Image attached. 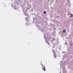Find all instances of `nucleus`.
<instances>
[{"label":"nucleus","instance_id":"5","mask_svg":"<svg viewBox=\"0 0 73 73\" xmlns=\"http://www.w3.org/2000/svg\"><path fill=\"white\" fill-rule=\"evenodd\" d=\"M65 32H66V31L65 30H64L63 31V33Z\"/></svg>","mask_w":73,"mask_h":73},{"label":"nucleus","instance_id":"9","mask_svg":"<svg viewBox=\"0 0 73 73\" xmlns=\"http://www.w3.org/2000/svg\"><path fill=\"white\" fill-rule=\"evenodd\" d=\"M63 52V53H64V52Z\"/></svg>","mask_w":73,"mask_h":73},{"label":"nucleus","instance_id":"7","mask_svg":"<svg viewBox=\"0 0 73 73\" xmlns=\"http://www.w3.org/2000/svg\"><path fill=\"white\" fill-rule=\"evenodd\" d=\"M41 65L42 66V67H43V66H44V65L42 64V63L41 64Z\"/></svg>","mask_w":73,"mask_h":73},{"label":"nucleus","instance_id":"6","mask_svg":"<svg viewBox=\"0 0 73 73\" xmlns=\"http://www.w3.org/2000/svg\"><path fill=\"white\" fill-rule=\"evenodd\" d=\"M44 13H46V12L45 11H44Z\"/></svg>","mask_w":73,"mask_h":73},{"label":"nucleus","instance_id":"11","mask_svg":"<svg viewBox=\"0 0 73 73\" xmlns=\"http://www.w3.org/2000/svg\"><path fill=\"white\" fill-rule=\"evenodd\" d=\"M26 24H27V23H26Z\"/></svg>","mask_w":73,"mask_h":73},{"label":"nucleus","instance_id":"4","mask_svg":"<svg viewBox=\"0 0 73 73\" xmlns=\"http://www.w3.org/2000/svg\"><path fill=\"white\" fill-rule=\"evenodd\" d=\"M25 19L26 21H27V22H28V19L27 18H25Z\"/></svg>","mask_w":73,"mask_h":73},{"label":"nucleus","instance_id":"8","mask_svg":"<svg viewBox=\"0 0 73 73\" xmlns=\"http://www.w3.org/2000/svg\"><path fill=\"white\" fill-rule=\"evenodd\" d=\"M53 52L54 53H55V51H53Z\"/></svg>","mask_w":73,"mask_h":73},{"label":"nucleus","instance_id":"1","mask_svg":"<svg viewBox=\"0 0 73 73\" xmlns=\"http://www.w3.org/2000/svg\"><path fill=\"white\" fill-rule=\"evenodd\" d=\"M42 69L44 71H45V66H43L42 67Z\"/></svg>","mask_w":73,"mask_h":73},{"label":"nucleus","instance_id":"10","mask_svg":"<svg viewBox=\"0 0 73 73\" xmlns=\"http://www.w3.org/2000/svg\"><path fill=\"white\" fill-rule=\"evenodd\" d=\"M48 45H49V43H48Z\"/></svg>","mask_w":73,"mask_h":73},{"label":"nucleus","instance_id":"2","mask_svg":"<svg viewBox=\"0 0 73 73\" xmlns=\"http://www.w3.org/2000/svg\"><path fill=\"white\" fill-rule=\"evenodd\" d=\"M73 15L71 14V15L70 16V18H72V17H73Z\"/></svg>","mask_w":73,"mask_h":73},{"label":"nucleus","instance_id":"3","mask_svg":"<svg viewBox=\"0 0 73 73\" xmlns=\"http://www.w3.org/2000/svg\"><path fill=\"white\" fill-rule=\"evenodd\" d=\"M54 58H56V54H54Z\"/></svg>","mask_w":73,"mask_h":73}]
</instances>
